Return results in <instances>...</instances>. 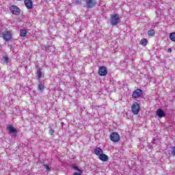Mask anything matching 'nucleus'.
I'll return each instance as SVG.
<instances>
[{
    "mask_svg": "<svg viewBox=\"0 0 175 175\" xmlns=\"http://www.w3.org/2000/svg\"><path fill=\"white\" fill-rule=\"evenodd\" d=\"M109 139L111 142H113V143H118V142H120V135L118 133L113 132L110 135Z\"/></svg>",
    "mask_w": 175,
    "mask_h": 175,
    "instance_id": "nucleus-5",
    "label": "nucleus"
},
{
    "mask_svg": "<svg viewBox=\"0 0 175 175\" xmlns=\"http://www.w3.org/2000/svg\"><path fill=\"white\" fill-rule=\"evenodd\" d=\"M172 154H175V147H174V146H173V147L172 148Z\"/></svg>",
    "mask_w": 175,
    "mask_h": 175,
    "instance_id": "nucleus-24",
    "label": "nucleus"
},
{
    "mask_svg": "<svg viewBox=\"0 0 175 175\" xmlns=\"http://www.w3.org/2000/svg\"><path fill=\"white\" fill-rule=\"evenodd\" d=\"M73 175H81V173H80V172H75V173H74V174Z\"/></svg>",
    "mask_w": 175,
    "mask_h": 175,
    "instance_id": "nucleus-25",
    "label": "nucleus"
},
{
    "mask_svg": "<svg viewBox=\"0 0 175 175\" xmlns=\"http://www.w3.org/2000/svg\"><path fill=\"white\" fill-rule=\"evenodd\" d=\"M43 166H44V169H46V172H51V168H50V166L47 164H44Z\"/></svg>",
    "mask_w": 175,
    "mask_h": 175,
    "instance_id": "nucleus-22",
    "label": "nucleus"
},
{
    "mask_svg": "<svg viewBox=\"0 0 175 175\" xmlns=\"http://www.w3.org/2000/svg\"><path fill=\"white\" fill-rule=\"evenodd\" d=\"M85 5L88 9H92L96 6V0H85Z\"/></svg>",
    "mask_w": 175,
    "mask_h": 175,
    "instance_id": "nucleus-7",
    "label": "nucleus"
},
{
    "mask_svg": "<svg viewBox=\"0 0 175 175\" xmlns=\"http://www.w3.org/2000/svg\"><path fill=\"white\" fill-rule=\"evenodd\" d=\"M131 111L134 116H137L140 113V104L135 102L131 105Z\"/></svg>",
    "mask_w": 175,
    "mask_h": 175,
    "instance_id": "nucleus-2",
    "label": "nucleus"
},
{
    "mask_svg": "<svg viewBox=\"0 0 175 175\" xmlns=\"http://www.w3.org/2000/svg\"><path fill=\"white\" fill-rule=\"evenodd\" d=\"M99 76H106L107 75V68L105 66H101L98 69Z\"/></svg>",
    "mask_w": 175,
    "mask_h": 175,
    "instance_id": "nucleus-8",
    "label": "nucleus"
},
{
    "mask_svg": "<svg viewBox=\"0 0 175 175\" xmlns=\"http://www.w3.org/2000/svg\"><path fill=\"white\" fill-rule=\"evenodd\" d=\"M72 169H74L75 170H77V172H79V173H83V171L80 170L79 167L76 165V164L72 165Z\"/></svg>",
    "mask_w": 175,
    "mask_h": 175,
    "instance_id": "nucleus-19",
    "label": "nucleus"
},
{
    "mask_svg": "<svg viewBox=\"0 0 175 175\" xmlns=\"http://www.w3.org/2000/svg\"><path fill=\"white\" fill-rule=\"evenodd\" d=\"M2 38L5 42H10L12 40V35L10 31H6L2 33Z\"/></svg>",
    "mask_w": 175,
    "mask_h": 175,
    "instance_id": "nucleus-4",
    "label": "nucleus"
},
{
    "mask_svg": "<svg viewBox=\"0 0 175 175\" xmlns=\"http://www.w3.org/2000/svg\"><path fill=\"white\" fill-rule=\"evenodd\" d=\"M109 21L112 27L117 25L120 23V16L117 14H111Z\"/></svg>",
    "mask_w": 175,
    "mask_h": 175,
    "instance_id": "nucleus-1",
    "label": "nucleus"
},
{
    "mask_svg": "<svg viewBox=\"0 0 175 175\" xmlns=\"http://www.w3.org/2000/svg\"><path fill=\"white\" fill-rule=\"evenodd\" d=\"M3 62L6 64L10 62V59L8 57V55H5L3 57Z\"/></svg>",
    "mask_w": 175,
    "mask_h": 175,
    "instance_id": "nucleus-18",
    "label": "nucleus"
},
{
    "mask_svg": "<svg viewBox=\"0 0 175 175\" xmlns=\"http://www.w3.org/2000/svg\"><path fill=\"white\" fill-rule=\"evenodd\" d=\"M37 79L38 80H40V79H42V77H44V75H43V72H42V69L41 68H39L38 70H37Z\"/></svg>",
    "mask_w": 175,
    "mask_h": 175,
    "instance_id": "nucleus-13",
    "label": "nucleus"
},
{
    "mask_svg": "<svg viewBox=\"0 0 175 175\" xmlns=\"http://www.w3.org/2000/svg\"><path fill=\"white\" fill-rule=\"evenodd\" d=\"M20 36H21L22 38H25V36H27V30L21 29L20 30Z\"/></svg>",
    "mask_w": 175,
    "mask_h": 175,
    "instance_id": "nucleus-16",
    "label": "nucleus"
},
{
    "mask_svg": "<svg viewBox=\"0 0 175 175\" xmlns=\"http://www.w3.org/2000/svg\"><path fill=\"white\" fill-rule=\"evenodd\" d=\"M170 39L172 42H175V32H172L170 34Z\"/></svg>",
    "mask_w": 175,
    "mask_h": 175,
    "instance_id": "nucleus-20",
    "label": "nucleus"
},
{
    "mask_svg": "<svg viewBox=\"0 0 175 175\" xmlns=\"http://www.w3.org/2000/svg\"><path fill=\"white\" fill-rule=\"evenodd\" d=\"M140 44L144 46H146L147 44H148V40H147V38H142L140 40Z\"/></svg>",
    "mask_w": 175,
    "mask_h": 175,
    "instance_id": "nucleus-14",
    "label": "nucleus"
},
{
    "mask_svg": "<svg viewBox=\"0 0 175 175\" xmlns=\"http://www.w3.org/2000/svg\"><path fill=\"white\" fill-rule=\"evenodd\" d=\"M38 91H43V90H44V85L39 84L38 87Z\"/></svg>",
    "mask_w": 175,
    "mask_h": 175,
    "instance_id": "nucleus-21",
    "label": "nucleus"
},
{
    "mask_svg": "<svg viewBox=\"0 0 175 175\" xmlns=\"http://www.w3.org/2000/svg\"><path fill=\"white\" fill-rule=\"evenodd\" d=\"M10 12L15 16H20V14L21 13V10H20V8H18V6L12 5L10 7Z\"/></svg>",
    "mask_w": 175,
    "mask_h": 175,
    "instance_id": "nucleus-3",
    "label": "nucleus"
},
{
    "mask_svg": "<svg viewBox=\"0 0 175 175\" xmlns=\"http://www.w3.org/2000/svg\"><path fill=\"white\" fill-rule=\"evenodd\" d=\"M24 2L27 9H29V10L32 9V6L33 4L31 0H25Z\"/></svg>",
    "mask_w": 175,
    "mask_h": 175,
    "instance_id": "nucleus-11",
    "label": "nucleus"
},
{
    "mask_svg": "<svg viewBox=\"0 0 175 175\" xmlns=\"http://www.w3.org/2000/svg\"><path fill=\"white\" fill-rule=\"evenodd\" d=\"M143 95V91L141 89H137L133 92L132 98L133 99H139Z\"/></svg>",
    "mask_w": 175,
    "mask_h": 175,
    "instance_id": "nucleus-6",
    "label": "nucleus"
},
{
    "mask_svg": "<svg viewBox=\"0 0 175 175\" xmlns=\"http://www.w3.org/2000/svg\"><path fill=\"white\" fill-rule=\"evenodd\" d=\"M174 155H175V154H174Z\"/></svg>",
    "mask_w": 175,
    "mask_h": 175,
    "instance_id": "nucleus-27",
    "label": "nucleus"
},
{
    "mask_svg": "<svg viewBox=\"0 0 175 175\" xmlns=\"http://www.w3.org/2000/svg\"><path fill=\"white\" fill-rule=\"evenodd\" d=\"M148 36H150L151 38H152V36H155V30L151 29L149 31H148Z\"/></svg>",
    "mask_w": 175,
    "mask_h": 175,
    "instance_id": "nucleus-15",
    "label": "nucleus"
},
{
    "mask_svg": "<svg viewBox=\"0 0 175 175\" xmlns=\"http://www.w3.org/2000/svg\"><path fill=\"white\" fill-rule=\"evenodd\" d=\"M7 131H8L9 133H18V131L16 128H14L12 124H9L7 126Z\"/></svg>",
    "mask_w": 175,
    "mask_h": 175,
    "instance_id": "nucleus-10",
    "label": "nucleus"
},
{
    "mask_svg": "<svg viewBox=\"0 0 175 175\" xmlns=\"http://www.w3.org/2000/svg\"><path fill=\"white\" fill-rule=\"evenodd\" d=\"M167 51H168V53H172V49H168Z\"/></svg>",
    "mask_w": 175,
    "mask_h": 175,
    "instance_id": "nucleus-26",
    "label": "nucleus"
},
{
    "mask_svg": "<svg viewBox=\"0 0 175 175\" xmlns=\"http://www.w3.org/2000/svg\"><path fill=\"white\" fill-rule=\"evenodd\" d=\"M97 155H98V159L103 162H107L109 161V156L106 155V154H98Z\"/></svg>",
    "mask_w": 175,
    "mask_h": 175,
    "instance_id": "nucleus-9",
    "label": "nucleus"
},
{
    "mask_svg": "<svg viewBox=\"0 0 175 175\" xmlns=\"http://www.w3.org/2000/svg\"><path fill=\"white\" fill-rule=\"evenodd\" d=\"M54 130H53V129H51V130H49V135H51V136H53V135H54Z\"/></svg>",
    "mask_w": 175,
    "mask_h": 175,
    "instance_id": "nucleus-23",
    "label": "nucleus"
},
{
    "mask_svg": "<svg viewBox=\"0 0 175 175\" xmlns=\"http://www.w3.org/2000/svg\"><path fill=\"white\" fill-rule=\"evenodd\" d=\"M157 116L159 117L160 118H162L163 117H165V112H163V110L162 109H158L156 112Z\"/></svg>",
    "mask_w": 175,
    "mask_h": 175,
    "instance_id": "nucleus-12",
    "label": "nucleus"
},
{
    "mask_svg": "<svg viewBox=\"0 0 175 175\" xmlns=\"http://www.w3.org/2000/svg\"><path fill=\"white\" fill-rule=\"evenodd\" d=\"M94 154H103V150L100 148H96Z\"/></svg>",
    "mask_w": 175,
    "mask_h": 175,
    "instance_id": "nucleus-17",
    "label": "nucleus"
}]
</instances>
